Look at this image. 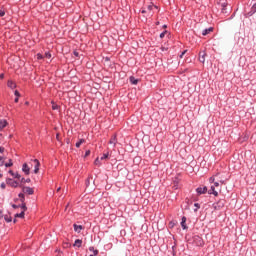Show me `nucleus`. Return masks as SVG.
<instances>
[{
  "mask_svg": "<svg viewBox=\"0 0 256 256\" xmlns=\"http://www.w3.org/2000/svg\"><path fill=\"white\" fill-rule=\"evenodd\" d=\"M225 206V200L224 199H220L217 202L213 203V209L215 211H220L221 209H223Z\"/></svg>",
  "mask_w": 256,
  "mask_h": 256,
  "instance_id": "obj_1",
  "label": "nucleus"
},
{
  "mask_svg": "<svg viewBox=\"0 0 256 256\" xmlns=\"http://www.w3.org/2000/svg\"><path fill=\"white\" fill-rule=\"evenodd\" d=\"M6 184L12 188L19 187V182L17 180H13V178H6Z\"/></svg>",
  "mask_w": 256,
  "mask_h": 256,
  "instance_id": "obj_2",
  "label": "nucleus"
},
{
  "mask_svg": "<svg viewBox=\"0 0 256 256\" xmlns=\"http://www.w3.org/2000/svg\"><path fill=\"white\" fill-rule=\"evenodd\" d=\"M197 196L205 195L208 193V187L207 186H199L196 188Z\"/></svg>",
  "mask_w": 256,
  "mask_h": 256,
  "instance_id": "obj_3",
  "label": "nucleus"
},
{
  "mask_svg": "<svg viewBox=\"0 0 256 256\" xmlns=\"http://www.w3.org/2000/svg\"><path fill=\"white\" fill-rule=\"evenodd\" d=\"M256 14V2L253 4V6L251 7V10L248 13L244 14V17L246 19L251 18L252 16H254Z\"/></svg>",
  "mask_w": 256,
  "mask_h": 256,
  "instance_id": "obj_4",
  "label": "nucleus"
},
{
  "mask_svg": "<svg viewBox=\"0 0 256 256\" xmlns=\"http://www.w3.org/2000/svg\"><path fill=\"white\" fill-rule=\"evenodd\" d=\"M22 192H23L24 194H28V195H30V196H32L33 194H35V190H34L33 188L29 187V186H23V187H22Z\"/></svg>",
  "mask_w": 256,
  "mask_h": 256,
  "instance_id": "obj_5",
  "label": "nucleus"
},
{
  "mask_svg": "<svg viewBox=\"0 0 256 256\" xmlns=\"http://www.w3.org/2000/svg\"><path fill=\"white\" fill-rule=\"evenodd\" d=\"M194 242L199 247H202L204 245V241H203L202 237H200L199 235L194 236Z\"/></svg>",
  "mask_w": 256,
  "mask_h": 256,
  "instance_id": "obj_6",
  "label": "nucleus"
},
{
  "mask_svg": "<svg viewBox=\"0 0 256 256\" xmlns=\"http://www.w3.org/2000/svg\"><path fill=\"white\" fill-rule=\"evenodd\" d=\"M22 172L26 175L29 176L31 174V168L29 167V165L27 163H24L22 165Z\"/></svg>",
  "mask_w": 256,
  "mask_h": 256,
  "instance_id": "obj_7",
  "label": "nucleus"
},
{
  "mask_svg": "<svg viewBox=\"0 0 256 256\" xmlns=\"http://www.w3.org/2000/svg\"><path fill=\"white\" fill-rule=\"evenodd\" d=\"M73 227H74V231L77 233V234H80L82 230L85 229V227L83 225H78L76 223L73 224Z\"/></svg>",
  "mask_w": 256,
  "mask_h": 256,
  "instance_id": "obj_8",
  "label": "nucleus"
},
{
  "mask_svg": "<svg viewBox=\"0 0 256 256\" xmlns=\"http://www.w3.org/2000/svg\"><path fill=\"white\" fill-rule=\"evenodd\" d=\"M214 31V27H209V28H206L202 31V36L203 37H206L208 36L210 33H213Z\"/></svg>",
  "mask_w": 256,
  "mask_h": 256,
  "instance_id": "obj_9",
  "label": "nucleus"
},
{
  "mask_svg": "<svg viewBox=\"0 0 256 256\" xmlns=\"http://www.w3.org/2000/svg\"><path fill=\"white\" fill-rule=\"evenodd\" d=\"M33 162L35 163V165H34V174H38L39 173V167H40L39 159H34Z\"/></svg>",
  "mask_w": 256,
  "mask_h": 256,
  "instance_id": "obj_10",
  "label": "nucleus"
},
{
  "mask_svg": "<svg viewBox=\"0 0 256 256\" xmlns=\"http://www.w3.org/2000/svg\"><path fill=\"white\" fill-rule=\"evenodd\" d=\"M7 86L11 90H15L17 88V84L13 80H8Z\"/></svg>",
  "mask_w": 256,
  "mask_h": 256,
  "instance_id": "obj_11",
  "label": "nucleus"
},
{
  "mask_svg": "<svg viewBox=\"0 0 256 256\" xmlns=\"http://www.w3.org/2000/svg\"><path fill=\"white\" fill-rule=\"evenodd\" d=\"M109 144L114 145V147L116 146V144H117V134H113L111 136V139L109 140Z\"/></svg>",
  "mask_w": 256,
  "mask_h": 256,
  "instance_id": "obj_12",
  "label": "nucleus"
},
{
  "mask_svg": "<svg viewBox=\"0 0 256 256\" xmlns=\"http://www.w3.org/2000/svg\"><path fill=\"white\" fill-rule=\"evenodd\" d=\"M205 57H206L205 51H201V52L199 53V62L202 63V64H204V63H205Z\"/></svg>",
  "mask_w": 256,
  "mask_h": 256,
  "instance_id": "obj_13",
  "label": "nucleus"
},
{
  "mask_svg": "<svg viewBox=\"0 0 256 256\" xmlns=\"http://www.w3.org/2000/svg\"><path fill=\"white\" fill-rule=\"evenodd\" d=\"M186 221H187L186 216H183L182 220H181V227H182L183 230H187L188 229V226L186 225Z\"/></svg>",
  "mask_w": 256,
  "mask_h": 256,
  "instance_id": "obj_14",
  "label": "nucleus"
},
{
  "mask_svg": "<svg viewBox=\"0 0 256 256\" xmlns=\"http://www.w3.org/2000/svg\"><path fill=\"white\" fill-rule=\"evenodd\" d=\"M8 174H10L12 177H14V179H20L21 178V174H19L18 172L14 173L13 170H9Z\"/></svg>",
  "mask_w": 256,
  "mask_h": 256,
  "instance_id": "obj_15",
  "label": "nucleus"
},
{
  "mask_svg": "<svg viewBox=\"0 0 256 256\" xmlns=\"http://www.w3.org/2000/svg\"><path fill=\"white\" fill-rule=\"evenodd\" d=\"M129 81H130L131 85L136 86L139 82V79L135 78L134 76H130Z\"/></svg>",
  "mask_w": 256,
  "mask_h": 256,
  "instance_id": "obj_16",
  "label": "nucleus"
},
{
  "mask_svg": "<svg viewBox=\"0 0 256 256\" xmlns=\"http://www.w3.org/2000/svg\"><path fill=\"white\" fill-rule=\"evenodd\" d=\"M81 246H82V239H76L73 244V247L81 248Z\"/></svg>",
  "mask_w": 256,
  "mask_h": 256,
  "instance_id": "obj_17",
  "label": "nucleus"
},
{
  "mask_svg": "<svg viewBox=\"0 0 256 256\" xmlns=\"http://www.w3.org/2000/svg\"><path fill=\"white\" fill-rule=\"evenodd\" d=\"M7 120H0V131L7 127Z\"/></svg>",
  "mask_w": 256,
  "mask_h": 256,
  "instance_id": "obj_18",
  "label": "nucleus"
},
{
  "mask_svg": "<svg viewBox=\"0 0 256 256\" xmlns=\"http://www.w3.org/2000/svg\"><path fill=\"white\" fill-rule=\"evenodd\" d=\"M227 3H222L221 6H222V14H228V11H227Z\"/></svg>",
  "mask_w": 256,
  "mask_h": 256,
  "instance_id": "obj_19",
  "label": "nucleus"
},
{
  "mask_svg": "<svg viewBox=\"0 0 256 256\" xmlns=\"http://www.w3.org/2000/svg\"><path fill=\"white\" fill-rule=\"evenodd\" d=\"M19 208L22 209V212H26L27 211V203L22 202L21 204H19Z\"/></svg>",
  "mask_w": 256,
  "mask_h": 256,
  "instance_id": "obj_20",
  "label": "nucleus"
},
{
  "mask_svg": "<svg viewBox=\"0 0 256 256\" xmlns=\"http://www.w3.org/2000/svg\"><path fill=\"white\" fill-rule=\"evenodd\" d=\"M4 220L6 223H11V222H13V217L6 214V215H4Z\"/></svg>",
  "mask_w": 256,
  "mask_h": 256,
  "instance_id": "obj_21",
  "label": "nucleus"
},
{
  "mask_svg": "<svg viewBox=\"0 0 256 256\" xmlns=\"http://www.w3.org/2000/svg\"><path fill=\"white\" fill-rule=\"evenodd\" d=\"M15 218L24 219L25 218V211H21L20 213H16Z\"/></svg>",
  "mask_w": 256,
  "mask_h": 256,
  "instance_id": "obj_22",
  "label": "nucleus"
},
{
  "mask_svg": "<svg viewBox=\"0 0 256 256\" xmlns=\"http://www.w3.org/2000/svg\"><path fill=\"white\" fill-rule=\"evenodd\" d=\"M18 197L20 198V202H21V203H25V193L20 192V193L18 194Z\"/></svg>",
  "mask_w": 256,
  "mask_h": 256,
  "instance_id": "obj_23",
  "label": "nucleus"
},
{
  "mask_svg": "<svg viewBox=\"0 0 256 256\" xmlns=\"http://www.w3.org/2000/svg\"><path fill=\"white\" fill-rule=\"evenodd\" d=\"M89 251L93 252L94 256H97L99 254V251L97 249H95L93 246L89 247Z\"/></svg>",
  "mask_w": 256,
  "mask_h": 256,
  "instance_id": "obj_24",
  "label": "nucleus"
},
{
  "mask_svg": "<svg viewBox=\"0 0 256 256\" xmlns=\"http://www.w3.org/2000/svg\"><path fill=\"white\" fill-rule=\"evenodd\" d=\"M85 143V139H80L78 142H76V144H75V147L76 148H80V146L82 145V144H84Z\"/></svg>",
  "mask_w": 256,
  "mask_h": 256,
  "instance_id": "obj_25",
  "label": "nucleus"
},
{
  "mask_svg": "<svg viewBox=\"0 0 256 256\" xmlns=\"http://www.w3.org/2000/svg\"><path fill=\"white\" fill-rule=\"evenodd\" d=\"M93 180V176L92 175H89L88 178L86 179L85 181V185L86 187H89L90 186V181Z\"/></svg>",
  "mask_w": 256,
  "mask_h": 256,
  "instance_id": "obj_26",
  "label": "nucleus"
},
{
  "mask_svg": "<svg viewBox=\"0 0 256 256\" xmlns=\"http://www.w3.org/2000/svg\"><path fill=\"white\" fill-rule=\"evenodd\" d=\"M20 182L22 184H25V183H31V178H25V177H22Z\"/></svg>",
  "mask_w": 256,
  "mask_h": 256,
  "instance_id": "obj_27",
  "label": "nucleus"
},
{
  "mask_svg": "<svg viewBox=\"0 0 256 256\" xmlns=\"http://www.w3.org/2000/svg\"><path fill=\"white\" fill-rule=\"evenodd\" d=\"M4 166H5L6 168H11V167H13V160H12V159H9V162L4 163Z\"/></svg>",
  "mask_w": 256,
  "mask_h": 256,
  "instance_id": "obj_28",
  "label": "nucleus"
},
{
  "mask_svg": "<svg viewBox=\"0 0 256 256\" xmlns=\"http://www.w3.org/2000/svg\"><path fill=\"white\" fill-rule=\"evenodd\" d=\"M176 225H177V221L172 220V221L169 222V228L170 229H173Z\"/></svg>",
  "mask_w": 256,
  "mask_h": 256,
  "instance_id": "obj_29",
  "label": "nucleus"
},
{
  "mask_svg": "<svg viewBox=\"0 0 256 256\" xmlns=\"http://www.w3.org/2000/svg\"><path fill=\"white\" fill-rule=\"evenodd\" d=\"M109 158V153H104L103 156L100 157V160H107Z\"/></svg>",
  "mask_w": 256,
  "mask_h": 256,
  "instance_id": "obj_30",
  "label": "nucleus"
},
{
  "mask_svg": "<svg viewBox=\"0 0 256 256\" xmlns=\"http://www.w3.org/2000/svg\"><path fill=\"white\" fill-rule=\"evenodd\" d=\"M194 207H196V208L194 209V212L197 213L198 210L201 208V205H200L199 203H194Z\"/></svg>",
  "mask_w": 256,
  "mask_h": 256,
  "instance_id": "obj_31",
  "label": "nucleus"
},
{
  "mask_svg": "<svg viewBox=\"0 0 256 256\" xmlns=\"http://www.w3.org/2000/svg\"><path fill=\"white\" fill-rule=\"evenodd\" d=\"M5 166V158L3 156H0V167Z\"/></svg>",
  "mask_w": 256,
  "mask_h": 256,
  "instance_id": "obj_32",
  "label": "nucleus"
},
{
  "mask_svg": "<svg viewBox=\"0 0 256 256\" xmlns=\"http://www.w3.org/2000/svg\"><path fill=\"white\" fill-rule=\"evenodd\" d=\"M95 165L100 167L101 166V160L99 159V157H97L94 161Z\"/></svg>",
  "mask_w": 256,
  "mask_h": 256,
  "instance_id": "obj_33",
  "label": "nucleus"
},
{
  "mask_svg": "<svg viewBox=\"0 0 256 256\" xmlns=\"http://www.w3.org/2000/svg\"><path fill=\"white\" fill-rule=\"evenodd\" d=\"M59 109V105L55 104L54 102H52V110L56 111Z\"/></svg>",
  "mask_w": 256,
  "mask_h": 256,
  "instance_id": "obj_34",
  "label": "nucleus"
},
{
  "mask_svg": "<svg viewBox=\"0 0 256 256\" xmlns=\"http://www.w3.org/2000/svg\"><path fill=\"white\" fill-rule=\"evenodd\" d=\"M168 33L167 30H164L161 34H160V39H164L165 35Z\"/></svg>",
  "mask_w": 256,
  "mask_h": 256,
  "instance_id": "obj_35",
  "label": "nucleus"
},
{
  "mask_svg": "<svg viewBox=\"0 0 256 256\" xmlns=\"http://www.w3.org/2000/svg\"><path fill=\"white\" fill-rule=\"evenodd\" d=\"M14 95H15V97H17V98H20V97H21V93L19 92V90H15V91H14Z\"/></svg>",
  "mask_w": 256,
  "mask_h": 256,
  "instance_id": "obj_36",
  "label": "nucleus"
},
{
  "mask_svg": "<svg viewBox=\"0 0 256 256\" xmlns=\"http://www.w3.org/2000/svg\"><path fill=\"white\" fill-rule=\"evenodd\" d=\"M210 195H214L215 197H218L219 193L216 190H214V191H210Z\"/></svg>",
  "mask_w": 256,
  "mask_h": 256,
  "instance_id": "obj_37",
  "label": "nucleus"
},
{
  "mask_svg": "<svg viewBox=\"0 0 256 256\" xmlns=\"http://www.w3.org/2000/svg\"><path fill=\"white\" fill-rule=\"evenodd\" d=\"M0 188L5 190L7 188V184H5V182H2Z\"/></svg>",
  "mask_w": 256,
  "mask_h": 256,
  "instance_id": "obj_38",
  "label": "nucleus"
},
{
  "mask_svg": "<svg viewBox=\"0 0 256 256\" xmlns=\"http://www.w3.org/2000/svg\"><path fill=\"white\" fill-rule=\"evenodd\" d=\"M45 58L51 59V53L50 52H45Z\"/></svg>",
  "mask_w": 256,
  "mask_h": 256,
  "instance_id": "obj_39",
  "label": "nucleus"
},
{
  "mask_svg": "<svg viewBox=\"0 0 256 256\" xmlns=\"http://www.w3.org/2000/svg\"><path fill=\"white\" fill-rule=\"evenodd\" d=\"M90 154H91V151L90 150H86L84 158H87L88 156H90Z\"/></svg>",
  "mask_w": 256,
  "mask_h": 256,
  "instance_id": "obj_40",
  "label": "nucleus"
},
{
  "mask_svg": "<svg viewBox=\"0 0 256 256\" xmlns=\"http://www.w3.org/2000/svg\"><path fill=\"white\" fill-rule=\"evenodd\" d=\"M214 191H215V186H211V189H209L207 193L210 195V192H214Z\"/></svg>",
  "mask_w": 256,
  "mask_h": 256,
  "instance_id": "obj_41",
  "label": "nucleus"
},
{
  "mask_svg": "<svg viewBox=\"0 0 256 256\" xmlns=\"http://www.w3.org/2000/svg\"><path fill=\"white\" fill-rule=\"evenodd\" d=\"M5 17V10H0V18Z\"/></svg>",
  "mask_w": 256,
  "mask_h": 256,
  "instance_id": "obj_42",
  "label": "nucleus"
},
{
  "mask_svg": "<svg viewBox=\"0 0 256 256\" xmlns=\"http://www.w3.org/2000/svg\"><path fill=\"white\" fill-rule=\"evenodd\" d=\"M5 152V147L0 146V154H3Z\"/></svg>",
  "mask_w": 256,
  "mask_h": 256,
  "instance_id": "obj_43",
  "label": "nucleus"
},
{
  "mask_svg": "<svg viewBox=\"0 0 256 256\" xmlns=\"http://www.w3.org/2000/svg\"><path fill=\"white\" fill-rule=\"evenodd\" d=\"M73 55L76 57V58H78L79 57V53H78V51H73Z\"/></svg>",
  "mask_w": 256,
  "mask_h": 256,
  "instance_id": "obj_44",
  "label": "nucleus"
},
{
  "mask_svg": "<svg viewBox=\"0 0 256 256\" xmlns=\"http://www.w3.org/2000/svg\"><path fill=\"white\" fill-rule=\"evenodd\" d=\"M187 53V50H184L181 54H180V59L183 58V56Z\"/></svg>",
  "mask_w": 256,
  "mask_h": 256,
  "instance_id": "obj_45",
  "label": "nucleus"
},
{
  "mask_svg": "<svg viewBox=\"0 0 256 256\" xmlns=\"http://www.w3.org/2000/svg\"><path fill=\"white\" fill-rule=\"evenodd\" d=\"M12 208L13 209H19V204L17 205V204H12Z\"/></svg>",
  "mask_w": 256,
  "mask_h": 256,
  "instance_id": "obj_46",
  "label": "nucleus"
},
{
  "mask_svg": "<svg viewBox=\"0 0 256 256\" xmlns=\"http://www.w3.org/2000/svg\"><path fill=\"white\" fill-rule=\"evenodd\" d=\"M209 181H210V183H214L215 182V178L212 176V177H210Z\"/></svg>",
  "mask_w": 256,
  "mask_h": 256,
  "instance_id": "obj_47",
  "label": "nucleus"
},
{
  "mask_svg": "<svg viewBox=\"0 0 256 256\" xmlns=\"http://www.w3.org/2000/svg\"><path fill=\"white\" fill-rule=\"evenodd\" d=\"M57 252H58V255H56V256H62L63 255V252L61 250H57Z\"/></svg>",
  "mask_w": 256,
  "mask_h": 256,
  "instance_id": "obj_48",
  "label": "nucleus"
},
{
  "mask_svg": "<svg viewBox=\"0 0 256 256\" xmlns=\"http://www.w3.org/2000/svg\"><path fill=\"white\" fill-rule=\"evenodd\" d=\"M147 9H148V11H152L153 5H148Z\"/></svg>",
  "mask_w": 256,
  "mask_h": 256,
  "instance_id": "obj_49",
  "label": "nucleus"
},
{
  "mask_svg": "<svg viewBox=\"0 0 256 256\" xmlns=\"http://www.w3.org/2000/svg\"><path fill=\"white\" fill-rule=\"evenodd\" d=\"M235 15H236V13L234 12V13L232 14V16L229 18V21L233 20L234 17H235Z\"/></svg>",
  "mask_w": 256,
  "mask_h": 256,
  "instance_id": "obj_50",
  "label": "nucleus"
},
{
  "mask_svg": "<svg viewBox=\"0 0 256 256\" xmlns=\"http://www.w3.org/2000/svg\"><path fill=\"white\" fill-rule=\"evenodd\" d=\"M0 79H1V80L5 79V74H4V73H1V74H0Z\"/></svg>",
  "mask_w": 256,
  "mask_h": 256,
  "instance_id": "obj_51",
  "label": "nucleus"
},
{
  "mask_svg": "<svg viewBox=\"0 0 256 256\" xmlns=\"http://www.w3.org/2000/svg\"><path fill=\"white\" fill-rule=\"evenodd\" d=\"M14 103H19V97H16L15 99H14Z\"/></svg>",
  "mask_w": 256,
  "mask_h": 256,
  "instance_id": "obj_52",
  "label": "nucleus"
},
{
  "mask_svg": "<svg viewBox=\"0 0 256 256\" xmlns=\"http://www.w3.org/2000/svg\"><path fill=\"white\" fill-rule=\"evenodd\" d=\"M37 56H38V60H42L43 59L41 54H37Z\"/></svg>",
  "mask_w": 256,
  "mask_h": 256,
  "instance_id": "obj_53",
  "label": "nucleus"
},
{
  "mask_svg": "<svg viewBox=\"0 0 256 256\" xmlns=\"http://www.w3.org/2000/svg\"><path fill=\"white\" fill-rule=\"evenodd\" d=\"M214 187H219V182H214Z\"/></svg>",
  "mask_w": 256,
  "mask_h": 256,
  "instance_id": "obj_54",
  "label": "nucleus"
},
{
  "mask_svg": "<svg viewBox=\"0 0 256 256\" xmlns=\"http://www.w3.org/2000/svg\"><path fill=\"white\" fill-rule=\"evenodd\" d=\"M168 28V26L166 25V24H164L163 26H162V29H167Z\"/></svg>",
  "mask_w": 256,
  "mask_h": 256,
  "instance_id": "obj_55",
  "label": "nucleus"
},
{
  "mask_svg": "<svg viewBox=\"0 0 256 256\" xmlns=\"http://www.w3.org/2000/svg\"><path fill=\"white\" fill-rule=\"evenodd\" d=\"M147 11L146 10H141V14H146Z\"/></svg>",
  "mask_w": 256,
  "mask_h": 256,
  "instance_id": "obj_56",
  "label": "nucleus"
},
{
  "mask_svg": "<svg viewBox=\"0 0 256 256\" xmlns=\"http://www.w3.org/2000/svg\"><path fill=\"white\" fill-rule=\"evenodd\" d=\"M13 223H14V224L17 223V218H14V219H13Z\"/></svg>",
  "mask_w": 256,
  "mask_h": 256,
  "instance_id": "obj_57",
  "label": "nucleus"
},
{
  "mask_svg": "<svg viewBox=\"0 0 256 256\" xmlns=\"http://www.w3.org/2000/svg\"><path fill=\"white\" fill-rule=\"evenodd\" d=\"M65 246H67V247L70 246V243L66 242V243H65Z\"/></svg>",
  "mask_w": 256,
  "mask_h": 256,
  "instance_id": "obj_58",
  "label": "nucleus"
},
{
  "mask_svg": "<svg viewBox=\"0 0 256 256\" xmlns=\"http://www.w3.org/2000/svg\"><path fill=\"white\" fill-rule=\"evenodd\" d=\"M125 233V230H121V235H123Z\"/></svg>",
  "mask_w": 256,
  "mask_h": 256,
  "instance_id": "obj_59",
  "label": "nucleus"
},
{
  "mask_svg": "<svg viewBox=\"0 0 256 256\" xmlns=\"http://www.w3.org/2000/svg\"><path fill=\"white\" fill-rule=\"evenodd\" d=\"M125 233V230H121V235H123Z\"/></svg>",
  "mask_w": 256,
  "mask_h": 256,
  "instance_id": "obj_60",
  "label": "nucleus"
},
{
  "mask_svg": "<svg viewBox=\"0 0 256 256\" xmlns=\"http://www.w3.org/2000/svg\"><path fill=\"white\" fill-rule=\"evenodd\" d=\"M159 25H160V22H159V21H157V22H156V26H159Z\"/></svg>",
  "mask_w": 256,
  "mask_h": 256,
  "instance_id": "obj_61",
  "label": "nucleus"
},
{
  "mask_svg": "<svg viewBox=\"0 0 256 256\" xmlns=\"http://www.w3.org/2000/svg\"><path fill=\"white\" fill-rule=\"evenodd\" d=\"M60 190H61V187H58V188H57V192H59Z\"/></svg>",
  "mask_w": 256,
  "mask_h": 256,
  "instance_id": "obj_62",
  "label": "nucleus"
},
{
  "mask_svg": "<svg viewBox=\"0 0 256 256\" xmlns=\"http://www.w3.org/2000/svg\"><path fill=\"white\" fill-rule=\"evenodd\" d=\"M0 215H3V210L0 209Z\"/></svg>",
  "mask_w": 256,
  "mask_h": 256,
  "instance_id": "obj_63",
  "label": "nucleus"
},
{
  "mask_svg": "<svg viewBox=\"0 0 256 256\" xmlns=\"http://www.w3.org/2000/svg\"><path fill=\"white\" fill-rule=\"evenodd\" d=\"M0 178H3V174L2 173H0Z\"/></svg>",
  "mask_w": 256,
  "mask_h": 256,
  "instance_id": "obj_64",
  "label": "nucleus"
}]
</instances>
